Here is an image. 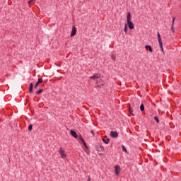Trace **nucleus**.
<instances>
[{"instance_id": "1", "label": "nucleus", "mask_w": 181, "mask_h": 181, "mask_svg": "<svg viewBox=\"0 0 181 181\" xmlns=\"http://www.w3.org/2000/svg\"><path fill=\"white\" fill-rule=\"evenodd\" d=\"M127 25H128L129 29L134 30V23L132 21V13H131V12L127 13Z\"/></svg>"}, {"instance_id": "2", "label": "nucleus", "mask_w": 181, "mask_h": 181, "mask_svg": "<svg viewBox=\"0 0 181 181\" xmlns=\"http://www.w3.org/2000/svg\"><path fill=\"white\" fill-rule=\"evenodd\" d=\"M157 37H158L160 48L162 52L164 53L165 51L163 50V45L162 44V38L160 37V33H159V32H158V33H157Z\"/></svg>"}, {"instance_id": "3", "label": "nucleus", "mask_w": 181, "mask_h": 181, "mask_svg": "<svg viewBox=\"0 0 181 181\" xmlns=\"http://www.w3.org/2000/svg\"><path fill=\"white\" fill-rule=\"evenodd\" d=\"M101 78H102V74L100 73L95 74L93 76H90V79H93V80H96Z\"/></svg>"}, {"instance_id": "4", "label": "nucleus", "mask_w": 181, "mask_h": 181, "mask_svg": "<svg viewBox=\"0 0 181 181\" xmlns=\"http://www.w3.org/2000/svg\"><path fill=\"white\" fill-rule=\"evenodd\" d=\"M96 150L98 152H103L104 150H105V148H104V146L103 145H101L100 144H97V147H96Z\"/></svg>"}, {"instance_id": "5", "label": "nucleus", "mask_w": 181, "mask_h": 181, "mask_svg": "<svg viewBox=\"0 0 181 181\" xmlns=\"http://www.w3.org/2000/svg\"><path fill=\"white\" fill-rule=\"evenodd\" d=\"M120 172H121V167H119V165H115V175L117 176H118L119 175Z\"/></svg>"}, {"instance_id": "6", "label": "nucleus", "mask_w": 181, "mask_h": 181, "mask_svg": "<svg viewBox=\"0 0 181 181\" xmlns=\"http://www.w3.org/2000/svg\"><path fill=\"white\" fill-rule=\"evenodd\" d=\"M110 135L112 138H117L119 136V134L116 131H111Z\"/></svg>"}, {"instance_id": "7", "label": "nucleus", "mask_w": 181, "mask_h": 181, "mask_svg": "<svg viewBox=\"0 0 181 181\" xmlns=\"http://www.w3.org/2000/svg\"><path fill=\"white\" fill-rule=\"evenodd\" d=\"M59 152L60 153L61 158H66V154L64 153V150L62 148H59Z\"/></svg>"}, {"instance_id": "8", "label": "nucleus", "mask_w": 181, "mask_h": 181, "mask_svg": "<svg viewBox=\"0 0 181 181\" xmlns=\"http://www.w3.org/2000/svg\"><path fill=\"white\" fill-rule=\"evenodd\" d=\"M76 33H77L76 28L75 26H73L72 30H71V37H74L76 35Z\"/></svg>"}, {"instance_id": "9", "label": "nucleus", "mask_w": 181, "mask_h": 181, "mask_svg": "<svg viewBox=\"0 0 181 181\" xmlns=\"http://www.w3.org/2000/svg\"><path fill=\"white\" fill-rule=\"evenodd\" d=\"M43 82L42 78H38L37 81L36 82L35 85L34 86V88H37V86Z\"/></svg>"}, {"instance_id": "10", "label": "nucleus", "mask_w": 181, "mask_h": 181, "mask_svg": "<svg viewBox=\"0 0 181 181\" xmlns=\"http://www.w3.org/2000/svg\"><path fill=\"white\" fill-rule=\"evenodd\" d=\"M70 134H71V135L74 138H75V139H77V138H78V134H77V133L76 132V131L71 129V130L70 131Z\"/></svg>"}, {"instance_id": "11", "label": "nucleus", "mask_w": 181, "mask_h": 181, "mask_svg": "<svg viewBox=\"0 0 181 181\" xmlns=\"http://www.w3.org/2000/svg\"><path fill=\"white\" fill-rule=\"evenodd\" d=\"M33 88H34V84L33 83H30L29 86V93H33Z\"/></svg>"}, {"instance_id": "12", "label": "nucleus", "mask_w": 181, "mask_h": 181, "mask_svg": "<svg viewBox=\"0 0 181 181\" xmlns=\"http://www.w3.org/2000/svg\"><path fill=\"white\" fill-rule=\"evenodd\" d=\"M145 49H148L150 52H153V49L151 45H145Z\"/></svg>"}, {"instance_id": "13", "label": "nucleus", "mask_w": 181, "mask_h": 181, "mask_svg": "<svg viewBox=\"0 0 181 181\" xmlns=\"http://www.w3.org/2000/svg\"><path fill=\"white\" fill-rule=\"evenodd\" d=\"M102 141L105 144H109L110 141V139L107 138V139H105L103 138Z\"/></svg>"}, {"instance_id": "14", "label": "nucleus", "mask_w": 181, "mask_h": 181, "mask_svg": "<svg viewBox=\"0 0 181 181\" xmlns=\"http://www.w3.org/2000/svg\"><path fill=\"white\" fill-rule=\"evenodd\" d=\"M81 141L83 143L84 148H88V147L87 143L86 142L84 139L81 138Z\"/></svg>"}, {"instance_id": "15", "label": "nucleus", "mask_w": 181, "mask_h": 181, "mask_svg": "<svg viewBox=\"0 0 181 181\" xmlns=\"http://www.w3.org/2000/svg\"><path fill=\"white\" fill-rule=\"evenodd\" d=\"M140 110L141 112H144L145 110V105L144 103H141V105H140Z\"/></svg>"}, {"instance_id": "16", "label": "nucleus", "mask_w": 181, "mask_h": 181, "mask_svg": "<svg viewBox=\"0 0 181 181\" xmlns=\"http://www.w3.org/2000/svg\"><path fill=\"white\" fill-rule=\"evenodd\" d=\"M43 92V89H39L36 91V95H40Z\"/></svg>"}, {"instance_id": "17", "label": "nucleus", "mask_w": 181, "mask_h": 181, "mask_svg": "<svg viewBox=\"0 0 181 181\" xmlns=\"http://www.w3.org/2000/svg\"><path fill=\"white\" fill-rule=\"evenodd\" d=\"M122 151L127 153V149L124 145H122Z\"/></svg>"}, {"instance_id": "18", "label": "nucleus", "mask_w": 181, "mask_h": 181, "mask_svg": "<svg viewBox=\"0 0 181 181\" xmlns=\"http://www.w3.org/2000/svg\"><path fill=\"white\" fill-rule=\"evenodd\" d=\"M96 86H97L98 88H103L105 86V83H103L101 84L97 83Z\"/></svg>"}, {"instance_id": "19", "label": "nucleus", "mask_w": 181, "mask_h": 181, "mask_svg": "<svg viewBox=\"0 0 181 181\" xmlns=\"http://www.w3.org/2000/svg\"><path fill=\"white\" fill-rule=\"evenodd\" d=\"M124 31L125 33H127V32H128V27H127V24H125V25H124Z\"/></svg>"}, {"instance_id": "20", "label": "nucleus", "mask_w": 181, "mask_h": 181, "mask_svg": "<svg viewBox=\"0 0 181 181\" xmlns=\"http://www.w3.org/2000/svg\"><path fill=\"white\" fill-rule=\"evenodd\" d=\"M28 130L31 132L33 130V124H29L28 127Z\"/></svg>"}, {"instance_id": "21", "label": "nucleus", "mask_w": 181, "mask_h": 181, "mask_svg": "<svg viewBox=\"0 0 181 181\" xmlns=\"http://www.w3.org/2000/svg\"><path fill=\"white\" fill-rule=\"evenodd\" d=\"M154 120H155L157 123H159V117H158V116H154Z\"/></svg>"}, {"instance_id": "22", "label": "nucleus", "mask_w": 181, "mask_h": 181, "mask_svg": "<svg viewBox=\"0 0 181 181\" xmlns=\"http://www.w3.org/2000/svg\"><path fill=\"white\" fill-rule=\"evenodd\" d=\"M171 31L175 33V28H173V25H171Z\"/></svg>"}, {"instance_id": "23", "label": "nucleus", "mask_w": 181, "mask_h": 181, "mask_svg": "<svg viewBox=\"0 0 181 181\" xmlns=\"http://www.w3.org/2000/svg\"><path fill=\"white\" fill-rule=\"evenodd\" d=\"M111 58H112V59L114 62L116 61V57H115L114 55H112V56H111Z\"/></svg>"}, {"instance_id": "24", "label": "nucleus", "mask_w": 181, "mask_h": 181, "mask_svg": "<svg viewBox=\"0 0 181 181\" xmlns=\"http://www.w3.org/2000/svg\"><path fill=\"white\" fill-rule=\"evenodd\" d=\"M175 25V17H173L172 25Z\"/></svg>"}, {"instance_id": "25", "label": "nucleus", "mask_w": 181, "mask_h": 181, "mask_svg": "<svg viewBox=\"0 0 181 181\" xmlns=\"http://www.w3.org/2000/svg\"><path fill=\"white\" fill-rule=\"evenodd\" d=\"M33 1H35V0H30L28 1V4H31Z\"/></svg>"}, {"instance_id": "26", "label": "nucleus", "mask_w": 181, "mask_h": 181, "mask_svg": "<svg viewBox=\"0 0 181 181\" xmlns=\"http://www.w3.org/2000/svg\"><path fill=\"white\" fill-rule=\"evenodd\" d=\"M91 134H94V131L93 130L91 131Z\"/></svg>"}, {"instance_id": "27", "label": "nucleus", "mask_w": 181, "mask_h": 181, "mask_svg": "<svg viewBox=\"0 0 181 181\" xmlns=\"http://www.w3.org/2000/svg\"><path fill=\"white\" fill-rule=\"evenodd\" d=\"M88 181H90V178H88Z\"/></svg>"}]
</instances>
